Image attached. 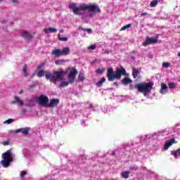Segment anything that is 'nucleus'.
Returning a JSON list of instances; mask_svg holds the SVG:
<instances>
[{
	"instance_id": "19",
	"label": "nucleus",
	"mask_w": 180,
	"mask_h": 180,
	"mask_svg": "<svg viewBox=\"0 0 180 180\" xmlns=\"http://www.w3.org/2000/svg\"><path fill=\"white\" fill-rule=\"evenodd\" d=\"M62 56H68L70 54V50L68 47H65L60 50Z\"/></svg>"
},
{
	"instance_id": "32",
	"label": "nucleus",
	"mask_w": 180,
	"mask_h": 180,
	"mask_svg": "<svg viewBox=\"0 0 180 180\" xmlns=\"http://www.w3.org/2000/svg\"><path fill=\"white\" fill-rule=\"evenodd\" d=\"M78 79L79 81H82V82L84 81V79H85V77L84 76V73H80L79 75Z\"/></svg>"
},
{
	"instance_id": "52",
	"label": "nucleus",
	"mask_w": 180,
	"mask_h": 180,
	"mask_svg": "<svg viewBox=\"0 0 180 180\" xmlns=\"http://www.w3.org/2000/svg\"><path fill=\"white\" fill-rule=\"evenodd\" d=\"M19 94H20V95H22V94H23V91H20L19 92Z\"/></svg>"
},
{
	"instance_id": "34",
	"label": "nucleus",
	"mask_w": 180,
	"mask_h": 180,
	"mask_svg": "<svg viewBox=\"0 0 180 180\" xmlns=\"http://www.w3.org/2000/svg\"><path fill=\"white\" fill-rule=\"evenodd\" d=\"M129 27H131V24H128L123 27L121 28V30H126V29H129Z\"/></svg>"
},
{
	"instance_id": "12",
	"label": "nucleus",
	"mask_w": 180,
	"mask_h": 180,
	"mask_svg": "<svg viewBox=\"0 0 180 180\" xmlns=\"http://www.w3.org/2000/svg\"><path fill=\"white\" fill-rule=\"evenodd\" d=\"M176 143V141H175V139H171L170 141H166L163 150H165V151H167V150H168V148H169V147H171L172 144H175Z\"/></svg>"
},
{
	"instance_id": "41",
	"label": "nucleus",
	"mask_w": 180,
	"mask_h": 180,
	"mask_svg": "<svg viewBox=\"0 0 180 180\" xmlns=\"http://www.w3.org/2000/svg\"><path fill=\"white\" fill-rule=\"evenodd\" d=\"M109 53H112V51H110L109 49H105L103 52L104 54H109Z\"/></svg>"
},
{
	"instance_id": "49",
	"label": "nucleus",
	"mask_w": 180,
	"mask_h": 180,
	"mask_svg": "<svg viewBox=\"0 0 180 180\" xmlns=\"http://www.w3.org/2000/svg\"><path fill=\"white\" fill-rule=\"evenodd\" d=\"M82 124H84V126H86V124H85V121L84 120L82 121Z\"/></svg>"
},
{
	"instance_id": "21",
	"label": "nucleus",
	"mask_w": 180,
	"mask_h": 180,
	"mask_svg": "<svg viewBox=\"0 0 180 180\" xmlns=\"http://www.w3.org/2000/svg\"><path fill=\"white\" fill-rule=\"evenodd\" d=\"M122 84H124V85H127L129 84H131V79H130L129 78L125 77L122 79Z\"/></svg>"
},
{
	"instance_id": "31",
	"label": "nucleus",
	"mask_w": 180,
	"mask_h": 180,
	"mask_svg": "<svg viewBox=\"0 0 180 180\" xmlns=\"http://www.w3.org/2000/svg\"><path fill=\"white\" fill-rule=\"evenodd\" d=\"M18 133H20V130L17 129V130H11L8 131V134H16Z\"/></svg>"
},
{
	"instance_id": "33",
	"label": "nucleus",
	"mask_w": 180,
	"mask_h": 180,
	"mask_svg": "<svg viewBox=\"0 0 180 180\" xmlns=\"http://www.w3.org/2000/svg\"><path fill=\"white\" fill-rule=\"evenodd\" d=\"M158 4V1L157 0H154L150 3V8H154L157 4Z\"/></svg>"
},
{
	"instance_id": "7",
	"label": "nucleus",
	"mask_w": 180,
	"mask_h": 180,
	"mask_svg": "<svg viewBox=\"0 0 180 180\" xmlns=\"http://www.w3.org/2000/svg\"><path fill=\"white\" fill-rule=\"evenodd\" d=\"M78 75V70H77V69H75V68H73V71L70 72L68 77L70 79V82H72V84H74L75 81V76Z\"/></svg>"
},
{
	"instance_id": "10",
	"label": "nucleus",
	"mask_w": 180,
	"mask_h": 180,
	"mask_svg": "<svg viewBox=\"0 0 180 180\" xmlns=\"http://www.w3.org/2000/svg\"><path fill=\"white\" fill-rule=\"evenodd\" d=\"M60 103V100L57 98H53L50 101L49 104L48 103L47 108H56Z\"/></svg>"
},
{
	"instance_id": "13",
	"label": "nucleus",
	"mask_w": 180,
	"mask_h": 180,
	"mask_svg": "<svg viewBox=\"0 0 180 180\" xmlns=\"http://www.w3.org/2000/svg\"><path fill=\"white\" fill-rule=\"evenodd\" d=\"M22 37H24L25 39H33V35L30 34L27 31H22L21 32Z\"/></svg>"
},
{
	"instance_id": "38",
	"label": "nucleus",
	"mask_w": 180,
	"mask_h": 180,
	"mask_svg": "<svg viewBox=\"0 0 180 180\" xmlns=\"http://www.w3.org/2000/svg\"><path fill=\"white\" fill-rule=\"evenodd\" d=\"M175 83H169V89H174V88H175Z\"/></svg>"
},
{
	"instance_id": "6",
	"label": "nucleus",
	"mask_w": 180,
	"mask_h": 180,
	"mask_svg": "<svg viewBox=\"0 0 180 180\" xmlns=\"http://www.w3.org/2000/svg\"><path fill=\"white\" fill-rule=\"evenodd\" d=\"M50 99L46 95H41L37 97V103L43 108H47Z\"/></svg>"
},
{
	"instance_id": "25",
	"label": "nucleus",
	"mask_w": 180,
	"mask_h": 180,
	"mask_svg": "<svg viewBox=\"0 0 180 180\" xmlns=\"http://www.w3.org/2000/svg\"><path fill=\"white\" fill-rule=\"evenodd\" d=\"M129 174H130V172H123L121 173V176H122V178L127 179V178H129Z\"/></svg>"
},
{
	"instance_id": "1",
	"label": "nucleus",
	"mask_w": 180,
	"mask_h": 180,
	"mask_svg": "<svg viewBox=\"0 0 180 180\" xmlns=\"http://www.w3.org/2000/svg\"><path fill=\"white\" fill-rule=\"evenodd\" d=\"M69 8L72 9V12L75 15H81V12H86V11H87L90 18H92L94 15H96V13L101 12V8H99L98 5L82 4L77 7V4L72 3L69 5Z\"/></svg>"
},
{
	"instance_id": "14",
	"label": "nucleus",
	"mask_w": 180,
	"mask_h": 180,
	"mask_svg": "<svg viewBox=\"0 0 180 180\" xmlns=\"http://www.w3.org/2000/svg\"><path fill=\"white\" fill-rule=\"evenodd\" d=\"M51 54L54 56V57H61V56H63L61 53V49H58L53 50Z\"/></svg>"
},
{
	"instance_id": "35",
	"label": "nucleus",
	"mask_w": 180,
	"mask_h": 180,
	"mask_svg": "<svg viewBox=\"0 0 180 180\" xmlns=\"http://www.w3.org/2000/svg\"><path fill=\"white\" fill-rule=\"evenodd\" d=\"M171 64L169 63H163L162 67L163 68H168V67H170Z\"/></svg>"
},
{
	"instance_id": "37",
	"label": "nucleus",
	"mask_w": 180,
	"mask_h": 180,
	"mask_svg": "<svg viewBox=\"0 0 180 180\" xmlns=\"http://www.w3.org/2000/svg\"><path fill=\"white\" fill-rule=\"evenodd\" d=\"M101 110L103 113H108V107L107 106L102 107Z\"/></svg>"
},
{
	"instance_id": "30",
	"label": "nucleus",
	"mask_w": 180,
	"mask_h": 180,
	"mask_svg": "<svg viewBox=\"0 0 180 180\" xmlns=\"http://www.w3.org/2000/svg\"><path fill=\"white\" fill-rule=\"evenodd\" d=\"M58 37L59 40H60V41H67V40H68V39L67 37H61L60 34H58Z\"/></svg>"
},
{
	"instance_id": "28",
	"label": "nucleus",
	"mask_w": 180,
	"mask_h": 180,
	"mask_svg": "<svg viewBox=\"0 0 180 180\" xmlns=\"http://www.w3.org/2000/svg\"><path fill=\"white\" fill-rule=\"evenodd\" d=\"M64 63H65V60H56L55 64H56V65H63V64H64Z\"/></svg>"
},
{
	"instance_id": "8",
	"label": "nucleus",
	"mask_w": 180,
	"mask_h": 180,
	"mask_svg": "<svg viewBox=\"0 0 180 180\" xmlns=\"http://www.w3.org/2000/svg\"><path fill=\"white\" fill-rule=\"evenodd\" d=\"M158 39L156 38L152 37H146V39L145 41L143 42V46H144L145 47L146 46H148V44H153V43H157Z\"/></svg>"
},
{
	"instance_id": "51",
	"label": "nucleus",
	"mask_w": 180,
	"mask_h": 180,
	"mask_svg": "<svg viewBox=\"0 0 180 180\" xmlns=\"http://www.w3.org/2000/svg\"><path fill=\"white\" fill-rule=\"evenodd\" d=\"M60 33H64V30H60Z\"/></svg>"
},
{
	"instance_id": "27",
	"label": "nucleus",
	"mask_w": 180,
	"mask_h": 180,
	"mask_svg": "<svg viewBox=\"0 0 180 180\" xmlns=\"http://www.w3.org/2000/svg\"><path fill=\"white\" fill-rule=\"evenodd\" d=\"M81 30H83V32H86V33H88V34H92V29L91 28H88V29H85V28H80Z\"/></svg>"
},
{
	"instance_id": "11",
	"label": "nucleus",
	"mask_w": 180,
	"mask_h": 180,
	"mask_svg": "<svg viewBox=\"0 0 180 180\" xmlns=\"http://www.w3.org/2000/svg\"><path fill=\"white\" fill-rule=\"evenodd\" d=\"M160 94H161L162 95H165L168 94V86H167V84L165 83L161 84Z\"/></svg>"
},
{
	"instance_id": "4",
	"label": "nucleus",
	"mask_w": 180,
	"mask_h": 180,
	"mask_svg": "<svg viewBox=\"0 0 180 180\" xmlns=\"http://www.w3.org/2000/svg\"><path fill=\"white\" fill-rule=\"evenodd\" d=\"M64 74L63 71H53V75H51V72H49L48 74L45 75V77L46 79H49L51 82L55 84V85H58V81L63 79Z\"/></svg>"
},
{
	"instance_id": "15",
	"label": "nucleus",
	"mask_w": 180,
	"mask_h": 180,
	"mask_svg": "<svg viewBox=\"0 0 180 180\" xmlns=\"http://www.w3.org/2000/svg\"><path fill=\"white\" fill-rule=\"evenodd\" d=\"M146 139H148L150 140H154V139H158V134L153 133L146 135Z\"/></svg>"
},
{
	"instance_id": "43",
	"label": "nucleus",
	"mask_w": 180,
	"mask_h": 180,
	"mask_svg": "<svg viewBox=\"0 0 180 180\" xmlns=\"http://www.w3.org/2000/svg\"><path fill=\"white\" fill-rule=\"evenodd\" d=\"M42 67H44V63L40 64V65L38 66L37 70H41V68H42Z\"/></svg>"
},
{
	"instance_id": "50",
	"label": "nucleus",
	"mask_w": 180,
	"mask_h": 180,
	"mask_svg": "<svg viewBox=\"0 0 180 180\" xmlns=\"http://www.w3.org/2000/svg\"><path fill=\"white\" fill-rule=\"evenodd\" d=\"M114 85H115V86H117L119 84H117V82H114Z\"/></svg>"
},
{
	"instance_id": "46",
	"label": "nucleus",
	"mask_w": 180,
	"mask_h": 180,
	"mask_svg": "<svg viewBox=\"0 0 180 180\" xmlns=\"http://www.w3.org/2000/svg\"><path fill=\"white\" fill-rule=\"evenodd\" d=\"M147 15H148V13H143L142 14H141V17L147 16Z\"/></svg>"
},
{
	"instance_id": "22",
	"label": "nucleus",
	"mask_w": 180,
	"mask_h": 180,
	"mask_svg": "<svg viewBox=\"0 0 180 180\" xmlns=\"http://www.w3.org/2000/svg\"><path fill=\"white\" fill-rule=\"evenodd\" d=\"M105 81H106V79L105 77H102L101 80H99L97 83H96V86H102V85L103 84V82H105Z\"/></svg>"
},
{
	"instance_id": "29",
	"label": "nucleus",
	"mask_w": 180,
	"mask_h": 180,
	"mask_svg": "<svg viewBox=\"0 0 180 180\" xmlns=\"http://www.w3.org/2000/svg\"><path fill=\"white\" fill-rule=\"evenodd\" d=\"M15 122V120L13 119H8L4 122V124H11V123H13Z\"/></svg>"
},
{
	"instance_id": "39",
	"label": "nucleus",
	"mask_w": 180,
	"mask_h": 180,
	"mask_svg": "<svg viewBox=\"0 0 180 180\" xmlns=\"http://www.w3.org/2000/svg\"><path fill=\"white\" fill-rule=\"evenodd\" d=\"M97 74H102L103 72H105V70L104 69H98L96 70Z\"/></svg>"
},
{
	"instance_id": "36",
	"label": "nucleus",
	"mask_w": 180,
	"mask_h": 180,
	"mask_svg": "<svg viewBox=\"0 0 180 180\" xmlns=\"http://www.w3.org/2000/svg\"><path fill=\"white\" fill-rule=\"evenodd\" d=\"M87 49L88 50H95L96 49V45L95 44L91 45Z\"/></svg>"
},
{
	"instance_id": "20",
	"label": "nucleus",
	"mask_w": 180,
	"mask_h": 180,
	"mask_svg": "<svg viewBox=\"0 0 180 180\" xmlns=\"http://www.w3.org/2000/svg\"><path fill=\"white\" fill-rule=\"evenodd\" d=\"M18 130H20V133H22V134L27 135V134H29V131H30V128H29V127L22 128Z\"/></svg>"
},
{
	"instance_id": "47",
	"label": "nucleus",
	"mask_w": 180,
	"mask_h": 180,
	"mask_svg": "<svg viewBox=\"0 0 180 180\" xmlns=\"http://www.w3.org/2000/svg\"><path fill=\"white\" fill-rule=\"evenodd\" d=\"M87 108H88L89 109V108H91V109H92V108H94V107L92 106V104L89 103Z\"/></svg>"
},
{
	"instance_id": "48",
	"label": "nucleus",
	"mask_w": 180,
	"mask_h": 180,
	"mask_svg": "<svg viewBox=\"0 0 180 180\" xmlns=\"http://www.w3.org/2000/svg\"><path fill=\"white\" fill-rule=\"evenodd\" d=\"M84 116H86V117H88L89 116V113L84 112L83 113Z\"/></svg>"
},
{
	"instance_id": "45",
	"label": "nucleus",
	"mask_w": 180,
	"mask_h": 180,
	"mask_svg": "<svg viewBox=\"0 0 180 180\" xmlns=\"http://www.w3.org/2000/svg\"><path fill=\"white\" fill-rule=\"evenodd\" d=\"M11 2L13 4H15L16 5H18V4H19V1H18V0H11Z\"/></svg>"
},
{
	"instance_id": "44",
	"label": "nucleus",
	"mask_w": 180,
	"mask_h": 180,
	"mask_svg": "<svg viewBox=\"0 0 180 180\" xmlns=\"http://www.w3.org/2000/svg\"><path fill=\"white\" fill-rule=\"evenodd\" d=\"M4 146H9L11 144V142L9 141H5L3 143Z\"/></svg>"
},
{
	"instance_id": "2",
	"label": "nucleus",
	"mask_w": 180,
	"mask_h": 180,
	"mask_svg": "<svg viewBox=\"0 0 180 180\" xmlns=\"http://www.w3.org/2000/svg\"><path fill=\"white\" fill-rule=\"evenodd\" d=\"M153 86H154V83L149 82H142L138 84H136L134 88L138 89V92H141V94H143L144 96H150V94L153 90Z\"/></svg>"
},
{
	"instance_id": "16",
	"label": "nucleus",
	"mask_w": 180,
	"mask_h": 180,
	"mask_svg": "<svg viewBox=\"0 0 180 180\" xmlns=\"http://www.w3.org/2000/svg\"><path fill=\"white\" fill-rule=\"evenodd\" d=\"M171 155L174 156V158L177 160V158H180V148L177 150H172L171 152Z\"/></svg>"
},
{
	"instance_id": "42",
	"label": "nucleus",
	"mask_w": 180,
	"mask_h": 180,
	"mask_svg": "<svg viewBox=\"0 0 180 180\" xmlns=\"http://www.w3.org/2000/svg\"><path fill=\"white\" fill-rule=\"evenodd\" d=\"M130 169H132V171H137L138 167L137 166H134V167H131Z\"/></svg>"
},
{
	"instance_id": "24",
	"label": "nucleus",
	"mask_w": 180,
	"mask_h": 180,
	"mask_svg": "<svg viewBox=\"0 0 180 180\" xmlns=\"http://www.w3.org/2000/svg\"><path fill=\"white\" fill-rule=\"evenodd\" d=\"M44 70L39 69V70L37 72V77H39V78H41V77H44Z\"/></svg>"
},
{
	"instance_id": "9",
	"label": "nucleus",
	"mask_w": 180,
	"mask_h": 180,
	"mask_svg": "<svg viewBox=\"0 0 180 180\" xmlns=\"http://www.w3.org/2000/svg\"><path fill=\"white\" fill-rule=\"evenodd\" d=\"M13 105H18V106H23L25 105V101L20 100V98L16 96H14L13 101H12Z\"/></svg>"
},
{
	"instance_id": "26",
	"label": "nucleus",
	"mask_w": 180,
	"mask_h": 180,
	"mask_svg": "<svg viewBox=\"0 0 180 180\" xmlns=\"http://www.w3.org/2000/svg\"><path fill=\"white\" fill-rule=\"evenodd\" d=\"M22 72H23L25 77H27V75H29V73H27V65H24Z\"/></svg>"
},
{
	"instance_id": "40",
	"label": "nucleus",
	"mask_w": 180,
	"mask_h": 180,
	"mask_svg": "<svg viewBox=\"0 0 180 180\" xmlns=\"http://www.w3.org/2000/svg\"><path fill=\"white\" fill-rule=\"evenodd\" d=\"M25 175H26V172L22 171V172H20V176H21V178H23Z\"/></svg>"
},
{
	"instance_id": "5",
	"label": "nucleus",
	"mask_w": 180,
	"mask_h": 180,
	"mask_svg": "<svg viewBox=\"0 0 180 180\" xmlns=\"http://www.w3.org/2000/svg\"><path fill=\"white\" fill-rule=\"evenodd\" d=\"M2 160L1 161V165H3L4 168H8L9 165H11V162L13 161V158H15V155L12 153L11 150H8L6 153H3Z\"/></svg>"
},
{
	"instance_id": "23",
	"label": "nucleus",
	"mask_w": 180,
	"mask_h": 180,
	"mask_svg": "<svg viewBox=\"0 0 180 180\" xmlns=\"http://www.w3.org/2000/svg\"><path fill=\"white\" fill-rule=\"evenodd\" d=\"M140 72L139 71V69H134L132 71V76L134 78H137V75H139V73Z\"/></svg>"
},
{
	"instance_id": "18",
	"label": "nucleus",
	"mask_w": 180,
	"mask_h": 180,
	"mask_svg": "<svg viewBox=\"0 0 180 180\" xmlns=\"http://www.w3.org/2000/svg\"><path fill=\"white\" fill-rule=\"evenodd\" d=\"M44 32L46 34H49V33H56L57 32V29L56 28H53V27H49V28H45L44 30Z\"/></svg>"
},
{
	"instance_id": "3",
	"label": "nucleus",
	"mask_w": 180,
	"mask_h": 180,
	"mask_svg": "<svg viewBox=\"0 0 180 180\" xmlns=\"http://www.w3.org/2000/svg\"><path fill=\"white\" fill-rule=\"evenodd\" d=\"M122 75H126V70L123 68L120 69H117L116 72H113L112 68H110L107 71V77L108 78V81L113 82L115 79H120L122 78Z\"/></svg>"
},
{
	"instance_id": "17",
	"label": "nucleus",
	"mask_w": 180,
	"mask_h": 180,
	"mask_svg": "<svg viewBox=\"0 0 180 180\" xmlns=\"http://www.w3.org/2000/svg\"><path fill=\"white\" fill-rule=\"evenodd\" d=\"M70 84H72V82H71L70 80H69V81H62L60 84H58V86H60V88H64L65 86H68V85H70Z\"/></svg>"
},
{
	"instance_id": "53",
	"label": "nucleus",
	"mask_w": 180,
	"mask_h": 180,
	"mask_svg": "<svg viewBox=\"0 0 180 180\" xmlns=\"http://www.w3.org/2000/svg\"><path fill=\"white\" fill-rule=\"evenodd\" d=\"M178 56L180 57V52L178 53Z\"/></svg>"
}]
</instances>
